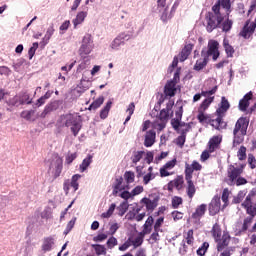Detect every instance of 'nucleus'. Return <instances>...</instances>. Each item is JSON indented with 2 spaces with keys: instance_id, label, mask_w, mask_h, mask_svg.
<instances>
[{
  "instance_id": "f257e3e1",
  "label": "nucleus",
  "mask_w": 256,
  "mask_h": 256,
  "mask_svg": "<svg viewBox=\"0 0 256 256\" xmlns=\"http://www.w3.org/2000/svg\"><path fill=\"white\" fill-rule=\"evenodd\" d=\"M213 61L219 59V42L215 40H210L208 42V49L204 48L201 51V58L198 59L194 65V71H202L207 67V63H209V57H211Z\"/></svg>"
},
{
  "instance_id": "f03ea898",
  "label": "nucleus",
  "mask_w": 256,
  "mask_h": 256,
  "mask_svg": "<svg viewBox=\"0 0 256 256\" xmlns=\"http://www.w3.org/2000/svg\"><path fill=\"white\" fill-rule=\"evenodd\" d=\"M58 122L61 123V125H63L64 127L70 129L74 137H77V135H79V132L83 127V125L81 124V116L77 114L62 115L60 116Z\"/></svg>"
},
{
  "instance_id": "7ed1b4c3",
  "label": "nucleus",
  "mask_w": 256,
  "mask_h": 256,
  "mask_svg": "<svg viewBox=\"0 0 256 256\" xmlns=\"http://www.w3.org/2000/svg\"><path fill=\"white\" fill-rule=\"evenodd\" d=\"M212 237L216 243L217 251H223V249L229 247V243H231V235L229 232H222L219 224L213 226Z\"/></svg>"
},
{
  "instance_id": "20e7f679",
  "label": "nucleus",
  "mask_w": 256,
  "mask_h": 256,
  "mask_svg": "<svg viewBox=\"0 0 256 256\" xmlns=\"http://www.w3.org/2000/svg\"><path fill=\"white\" fill-rule=\"evenodd\" d=\"M249 127V119L241 117L237 120L235 128L233 130L234 145H241L243 143L244 137L247 135V129Z\"/></svg>"
},
{
  "instance_id": "39448f33",
  "label": "nucleus",
  "mask_w": 256,
  "mask_h": 256,
  "mask_svg": "<svg viewBox=\"0 0 256 256\" xmlns=\"http://www.w3.org/2000/svg\"><path fill=\"white\" fill-rule=\"evenodd\" d=\"M173 102H169L166 108L162 109L152 122V127L158 131H163L169 121V114L173 115Z\"/></svg>"
},
{
  "instance_id": "423d86ee",
  "label": "nucleus",
  "mask_w": 256,
  "mask_h": 256,
  "mask_svg": "<svg viewBox=\"0 0 256 256\" xmlns=\"http://www.w3.org/2000/svg\"><path fill=\"white\" fill-rule=\"evenodd\" d=\"M241 173H243V168H236L235 166H230L228 168V175L226 179L227 185H236V187H241V185H247V179L241 177Z\"/></svg>"
},
{
  "instance_id": "0eeeda50",
  "label": "nucleus",
  "mask_w": 256,
  "mask_h": 256,
  "mask_svg": "<svg viewBox=\"0 0 256 256\" xmlns=\"http://www.w3.org/2000/svg\"><path fill=\"white\" fill-rule=\"evenodd\" d=\"M95 44L93 43V37L90 34H86L82 39V44L79 48V55L82 59H87V55H91Z\"/></svg>"
},
{
  "instance_id": "6e6552de",
  "label": "nucleus",
  "mask_w": 256,
  "mask_h": 256,
  "mask_svg": "<svg viewBox=\"0 0 256 256\" xmlns=\"http://www.w3.org/2000/svg\"><path fill=\"white\" fill-rule=\"evenodd\" d=\"M179 75H181V68H177L173 80H170L165 85L164 93L167 97H175V93L177 92V84L179 83Z\"/></svg>"
},
{
  "instance_id": "1a4fd4ad",
  "label": "nucleus",
  "mask_w": 256,
  "mask_h": 256,
  "mask_svg": "<svg viewBox=\"0 0 256 256\" xmlns=\"http://www.w3.org/2000/svg\"><path fill=\"white\" fill-rule=\"evenodd\" d=\"M207 26L206 29L208 33H211L217 27H221V22L223 21V15L221 13H209L206 16Z\"/></svg>"
},
{
  "instance_id": "9d476101",
  "label": "nucleus",
  "mask_w": 256,
  "mask_h": 256,
  "mask_svg": "<svg viewBox=\"0 0 256 256\" xmlns=\"http://www.w3.org/2000/svg\"><path fill=\"white\" fill-rule=\"evenodd\" d=\"M256 194V189H252L249 194L247 195L245 201L242 203V207H244V209H246V212L248 213V215H250V217H255L256 215V204H253V197H255Z\"/></svg>"
},
{
  "instance_id": "9b49d317",
  "label": "nucleus",
  "mask_w": 256,
  "mask_h": 256,
  "mask_svg": "<svg viewBox=\"0 0 256 256\" xmlns=\"http://www.w3.org/2000/svg\"><path fill=\"white\" fill-rule=\"evenodd\" d=\"M229 107H230L229 101L226 100L225 97H222L221 105L216 111V113L218 114V117L215 120H212V127H215V129H219V127L221 126V123H223L221 115L227 112Z\"/></svg>"
},
{
  "instance_id": "f8f14e48",
  "label": "nucleus",
  "mask_w": 256,
  "mask_h": 256,
  "mask_svg": "<svg viewBox=\"0 0 256 256\" xmlns=\"http://www.w3.org/2000/svg\"><path fill=\"white\" fill-rule=\"evenodd\" d=\"M133 37V33L129 32H123L119 34L111 43L110 47L111 49H114L115 51H118V49L121 47V45H125V41H129Z\"/></svg>"
},
{
  "instance_id": "ddd939ff",
  "label": "nucleus",
  "mask_w": 256,
  "mask_h": 256,
  "mask_svg": "<svg viewBox=\"0 0 256 256\" xmlns=\"http://www.w3.org/2000/svg\"><path fill=\"white\" fill-rule=\"evenodd\" d=\"M61 171H63V159L56 156L50 164L49 173L57 178L61 175Z\"/></svg>"
},
{
  "instance_id": "4468645a",
  "label": "nucleus",
  "mask_w": 256,
  "mask_h": 256,
  "mask_svg": "<svg viewBox=\"0 0 256 256\" xmlns=\"http://www.w3.org/2000/svg\"><path fill=\"white\" fill-rule=\"evenodd\" d=\"M215 93H217V86L209 91H202V97H206V99L202 102L200 106L203 111H205L209 107V105H211V102L214 101L215 96L213 95H215Z\"/></svg>"
},
{
  "instance_id": "2eb2a0df",
  "label": "nucleus",
  "mask_w": 256,
  "mask_h": 256,
  "mask_svg": "<svg viewBox=\"0 0 256 256\" xmlns=\"http://www.w3.org/2000/svg\"><path fill=\"white\" fill-rule=\"evenodd\" d=\"M7 97H9V94L3 92V90H0V101H6L7 105L10 107H19V105H23L21 103V96L19 94L9 100Z\"/></svg>"
},
{
  "instance_id": "dca6fc26",
  "label": "nucleus",
  "mask_w": 256,
  "mask_h": 256,
  "mask_svg": "<svg viewBox=\"0 0 256 256\" xmlns=\"http://www.w3.org/2000/svg\"><path fill=\"white\" fill-rule=\"evenodd\" d=\"M221 7L225 9L226 15H229V13H231V0H219L218 3L212 7L213 13H221Z\"/></svg>"
},
{
  "instance_id": "f3484780",
  "label": "nucleus",
  "mask_w": 256,
  "mask_h": 256,
  "mask_svg": "<svg viewBox=\"0 0 256 256\" xmlns=\"http://www.w3.org/2000/svg\"><path fill=\"white\" fill-rule=\"evenodd\" d=\"M203 169V166L194 160L191 164L185 163V177L193 178V172L194 171H201Z\"/></svg>"
},
{
  "instance_id": "a211bd4d",
  "label": "nucleus",
  "mask_w": 256,
  "mask_h": 256,
  "mask_svg": "<svg viewBox=\"0 0 256 256\" xmlns=\"http://www.w3.org/2000/svg\"><path fill=\"white\" fill-rule=\"evenodd\" d=\"M183 183H185L183 176H177L174 180H171L167 184V189L170 192H173V189H177V191H181V189H183Z\"/></svg>"
},
{
  "instance_id": "6ab92c4d",
  "label": "nucleus",
  "mask_w": 256,
  "mask_h": 256,
  "mask_svg": "<svg viewBox=\"0 0 256 256\" xmlns=\"http://www.w3.org/2000/svg\"><path fill=\"white\" fill-rule=\"evenodd\" d=\"M191 51H193V45L187 44L184 46L182 51L178 54V56H175L174 59H178V62L180 61L183 63V61H187L189 58V55H191Z\"/></svg>"
},
{
  "instance_id": "aec40b11",
  "label": "nucleus",
  "mask_w": 256,
  "mask_h": 256,
  "mask_svg": "<svg viewBox=\"0 0 256 256\" xmlns=\"http://www.w3.org/2000/svg\"><path fill=\"white\" fill-rule=\"evenodd\" d=\"M221 211V198L215 196L209 204L210 215H217Z\"/></svg>"
},
{
  "instance_id": "412c9836",
  "label": "nucleus",
  "mask_w": 256,
  "mask_h": 256,
  "mask_svg": "<svg viewBox=\"0 0 256 256\" xmlns=\"http://www.w3.org/2000/svg\"><path fill=\"white\" fill-rule=\"evenodd\" d=\"M156 137L157 133L155 132V130L147 131L144 136V147H153V145H155Z\"/></svg>"
},
{
  "instance_id": "4be33fe9",
  "label": "nucleus",
  "mask_w": 256,
  "mask_h": 256,
  "mask_svg": "<svg viewBox=\"0 0 256 256\" xmlns=\"http://www.w3.org/2000/svg\"><path fill=\"white\" fill-rule=\"evenodd\" d=\"M55 248V238L47 237L44 238L41 249L43 253H49V251H53Z\"/></svg>"
},
{
  "instance_id": "5701e85b",
  "label": "nucleus",
  "mask_w": 256,
  "mask_h": 256,
  "mask_svg": "<svg viewBox=\"0 0 256 256\" xmlns=\"http://www.w3.org/2000/svg\"><path fill=\"white\" fill-rule=\"evenodd\" d=\"M205 211H207V205L205 204H201L196 208L195 212L192 214L194 223H199V221H201V217L205 215Z\"/></svg>"
},
{
  "instance_id": "b1692460",
  "label": "nucleus",
  "mask_w": 256,
  "mask_h": 256,
  "mask_svg": "<svg viewBox=\"0 0 256 256\" xmlns=\"http://www.w3.org/2000/svg\"><path fill=\"white\" fill-rule=\"evenodd\" d=\"M87 11H80L76 14V17L72 20L74 29H77L79 25H83L85 23V19H87Z\"/></svg>"
},
{
  "instance_id": "393cba45",
  "label": "nucleus",
  "mask_w": 256,
  "mask_h": 256,
  "mask_svg": "<svg viewBox=\"0 0 256 256\" xmlns=\"http://www.w3.org/2000/svg\"><path fill=\"white\" fill-rule=\"evenodd\" d=\"M221 144V136H214L209 140L208 149L209 153H214L215 149Z\"/></svg>"
},
{
  "instance_id": "a878e982",
  "label": "nucleus",
  "mask_w": 256,
  "mask_h": 256,
  "mask_svg": "<svg viewBox=\"0 0 256 256\" xmlns=\"http://www.w3.org/2000/svg\"><path fill=\"white\" fill-rule=\"evenodd\" d=\"M93 163V155L88 154L86 158L83 159L82 163L79 165V171L80 173H85L87 169H89V166Z\"/></svg>"
},
{
  "instance_id": "bb28decb",
  "label": "nucleus",
  "mask_w": 256,
  "mask_h": 256,
  "mask_svg": "<svg viewBox=\"0 0 256 256\" xmlns=\"http://www.w3.org/2000/svg\"><path fill=\"white\" fill-rule=\"evenodd\" d=\"M251 97H253V93H247L242 100L239 102L240 111H247V107H249V101H251Z\"/></svg>"
},
{
  "instance_id": "cd10ccee",
  "label": "nucleus",
  "mask_w": 256,
  "mask_h": 256,
  "mask_svg": "<svg viewBox=\"0 0 256 256\" xmlns=\"http://www.w3.org/2000/svg\"><path fill=\"white\" fill-rule=\"evenodd\" d=\"M185 179L187 181V195L190 199H193V196L195 195V184H193V178H189L187 176H185Z\"/></svg>"
},
{
  "instance_id": "c85d7f7f",
  "label": "nucleus",
  "mask_w": 256,
  "mask_h": 256,
  "mask_svg": "<svg viewBox=\"0 0 256 256\" xmlns=\"http://www.w3.org/2000/svg\"><path fill=\"white\" fill-rule=\"evenodd\" d=\"M255 31V23L250 24H246L243 28V31L241 32L242 37H244L245 39H247V37H250L251 35H253Z\"/></svg>"
},
{
  "instance_id": "c756f323",
  "label": "nucleus",
  "mask_w": 256,
  "mask_h": 256,
  "mask_svg": "<svg viewBox=\"0 0 256 256\" xmlns=\"http://www.w3.org/2000/svg\"><path fill=\"white\" fill-rule=\"evenodd\" d=\"M105 103V97L99 96L96 100H94L89 106V111L99 109Z\"/></svg>"
},
{
  "instance_id": "7c9ffc66",
  "label": "nucleus",
  "mask_w": 256,
  "mask_h": 256,
  "mask_svg": "<svg viewBox=\"0 0 256 256\" xmlns=\"http://www.w3.org/2000/svg\"><path fill=\"white\" fill-rule=\"evenodd\" d=\"M141 202L144 203L148 211H153V209L157 207V200L155 199L151 200L149 198H143Z\"/></svg>"
},
{
  "instance_id": "2f4dec72",
  "label": "nucleus",
  "mask_w": 256,
  "mask_h": 256,
  "mask_svg": "<svg viewBox=\"0 0 256 256\" xmlns=\"http://www.w3.org/2000/svg\"><path fill=\"white\" fill-rule=\"evenodd\" d=\"M53 33H55V27L51 25L48 27L46 34L42 39L44 45H47V43H49V41L51 40V37H53Z\"/></svg>"
},
{
  "instance_id": "473e14b6",
  "label": "nucleus",
  "mask_w": 256,
  "mask_h": 256,
  "mask_svg": "<svg viewBox=\"0 0 256 256\" xmlns=\"http://www.w3.org/2000/svg\"><path fill=\"white\" fill-rule=\"evenodd\" d=\"M79 179H81V174H75L70 180V187L73 188L74 193L79 189Z\"/></svg>"
},
{
  "instance_id": "72a5a7b5",
  "label": "nucleus",
  "mask_w": 256,
  "mask_h": 256,
  "mask_svg": "<svg viewBox=\"0 0 256 256\" xmlns=\"http://www.w3.org/2000/svg\"><path fill=\"white\" fill-rule=\"evenodd\" d=\"M112 105H113L112 101H108L106 103V105L104 106V108L100 112V117L102 119H107V117L109 116V111H111V106Z\"/></svg>"
},
{
  "instance_id": "f704fd0d",
  "label": "nucleus",
  "mask_w": 256,
  "mask_h": 256,
  "mask_svg": "<svg viewBox=\"0 0 256 256\" xmlns=\"http://www.w3.org/2000/svg\"><path fill=\"white\" fill-rule=\"evenodd\" d=\"M223 47L228 57H233V53H235V49H233V46L229 44V40L227 38H224Z\"/></svg>"
},
{
  "instance_id": "c9c22d12",
  "label": "nucleus",
  "mask_w": 256,
  "mask_h": 256,
  "mask_svg": "<svg viewBox=\"0 0 256 256\" xmlns=\"http://www.w3.org/2000/svg\"><path fill=\"white\" fill-rule=\"evenodd\" d=\"M90 65L91 60H89V58H84V60L77 67V73H82V71H85V69H89Z\"/></svg>"
},
{
  "instance_id": "e433bc0d",
  "label": "nucleus",
  "mask_w": 256,
  "mask_h": 256,
  "mask_svg": "<svg viewBox=\"0 0 256 256\" xmlns=\"http://www.w3.org/2000/svg\"><path fill=\"white\" fill-rule=\"evenodd\" d=\"M116 207L117 205H115V203L111 204L108 210L101 214V219H109L113 215V213H115Z\"/></svg>"
},
{
  "instance_id": "4c0bfd02",
  "label": "nucleus",
  "mask_w": 256,
  "mask_h": 256,
  "mask_svg": "<svg viewBox=\"0 0 256 256\" xmlns=\"http://www.w3.org/2000/svg\"><path fill=\"white\" fill-rule=\"evenodd\" d=\"M144 156H145V151L134 152L132 157H131L132 163L137 165V163H139V161H141V159H143Z\"/></svg>"
},
{
  "instance_id": "58836bf2",
  "label": "nucleus",
  "mask_w": 256,
  "mask_h": 256,
  "mask_svg": "<svg viewBox=\"0 0 256 256\" xmlns=\"http://www.w3.org/2000/svg\"><path fill=\"white\" fill-rule=\"evenodd\" d=\"M126 113H128V116L125 119L124 125H126L127 123H129V121H131V115L135 113V103L132 102L128 105Z\"/></svg>"
},
{
  "instance_id": "ea45409f",
  "label": "nucleus",
  "mask_w": 256,
  "mask_h": 256,
  "mask_svg": "<svg viewBox=\"0 0 256 256\" xmlns=\"http://www.w3.org/2000/svg\"><path fill=\"white\" fill-rule=\"evenodd\" d=\"M124 180L127 183V185H131V183L135 182V172L126 171L124 173Z\"/></svg>"
},
{
  "instance_id": "a19ab883",
  "label": "nucleus",
  "mask_w": 256,
  "mask_h": 256,
  "mask_svg": "<svg viewBox=\"0 0 256 256\" xmlns=\"http://www.w3.org/2000/svg\"><path fill=\"white\" fill-rule=\"evenodd\" d=\"M92 247H93L94 251L96 252V254L107 255V249L105 248V246H103L101 244H93Z\"/></svg>"
},
{
  "instance_id": "79ce46f5",
  "label": "nucleus",
  "mask_w": 256,
  "mask_h": 256,
  "mask_svg": "<svg viewBox=\"0 0 256 256\" xmlns=\"http://www.w3.org/2000/svg\"><path fill=\"white\" fill-rule=\"evenodd\" d=\"M153 225V217L150 216L147 218L145 224H144V230H143V233L145 235L151 233V226Z\"/></svg>"
},
{
  "instance_id": "37998d69",
  "label": "nucleus",
  "mask_w": 256,
  "mask_h": 256,
  "mask_svg": "<svg viewBox=\"0 0 256 256\" xmlns=\"http://www.w3.org/2000/svg\"><path fill=\"white\" fill-rule=\"evenodd\" d=\"M209 250V242H204L196 251L198 256H205V253Z\"/></svg>"
},
{
  "instance_id": "c03bdc74",
  "label": "nucleus",
  "mask_w": 256,
  "mask_h": 256,
  "mask_svg": "<svg viewBox=\"0 0 256 256\" xmlns=\"http://www.w3.org/2000/svg\"><path fill=\"white\" fill-rule=\"evenodd\" d=\"M20 101L22 103V105H31V103H33V99H30L29 94H27V92L24 93H20Z\"/></svg>"
},
{
  "instance_id": "a18cd8bd",
  "label": "nucleus",
  "mask_w": 256,
  "mask_h": 256,
  "mask_svg": "<svg viewBox=\"0 0 256 256\" xmlns=\"http://www.w3.org/2000/svg\"><path fill=\"white\" fill-rule=\"evenodd\" d=\"M237 157L239 161H245V159H247V148L245 146L239 148Z\"/></svg>"
},
{
  "instance_id": "49530a36",
  "label": "nucleus",
  "mask_w": 256,
  "mask_h": 256,
  "mask_svg": "<svg viewBox=\"0 0 256 256\" xmlns=\"http://www.w3.org/2000/svg\"><path fill=\"white\" fill-rule=\"evenodd\" d=\"M143 234L140 233L138 236H136L132 241V245L133 247L137 248V247H141V245H143Z\"/></svg>"
},
{
  "instance_id": "de8ad7c7",
  "label": "nucleus",
  "mask_w": 256,
  "mask_h": 256,
  "mask_svg": "<svg viewBox=\"0 0 256 256\" xmlns=\"http://www.w3.org/2000/svg\"><path fill=\"white\" fill-rule=\"evenodd\" d=\"M245 195H247V190L239 191L237 196L234 197L233 203H241L245 199Z\"/></svg>"
},
{
  "instance_id": "09e8293b",
  "label": "nucleus",
  "mask_w": 256,
  "mask_h": 256,
  "mask_svg": "<svg viewBox=\"0 0 256 256\" xmlns=\"http://www.w3.org/2000/svg\"><path fill=\"white\" fill-rule=\"evenodd\" d=\"M35 115V110H25L21 112L22 119L26 121H31V118Z\"/></svg>"
},
{
  "instance_id": "8fccbe9b",
  "label": "nucleus",
  "mask_w": 256,
  "mask_h": 256,
  "mask_svg": "<svg viewBox=\"0 0 256 256\" xmlns=\"http://www.w3.org/2000/svg\"><path fill=\"white\" fill-rule=\"evenodd\" d=\"M157 177V174L155 173H147L146 175L143 176V184L144 185H149L153 179Z\"/></svg>"
},
{
  "instance_id": "3c124183",
  "label": "nucleus",
  "mask_w": 256,
  "mask_h": 256,
  "mask_svg": "<svg viewBox=\"0 0 256 256\" xmlns=\"http://www.w3.org/2000/svg\"><path fill=\"white\" fill-rule=\"evenodd\" d=\"M179 205H183V198L179 196L172 197V207L173 209H179Z\"/></svg>"
},
{
  "instance_id": "603ef678",
  "label": "nucleus",
  "mask_w": 256,
  "mask_h": 256,
  "mask_svg": "<svg viewBox=\"0 0 256 256\" xmlns=\"http://www.w3.org/2000/svg\"><path fill=\"white\" fill-rule=\"evenodd\" d=\"M127 209H129V205L127 204V202H122L120 204V206L118 207V215L120 217H123V215H125V213H127Z\"/></svg>"
},
{
  "instance_id": "864d4df0",
  "label": "nucleus",
  "mask_w": 256,
  "mask_h": 256,
  "mask_svg": "<svg viewBox=\"0 0 256 256\" xmlns=\"http://www.w3.org/2000/svg\"><path fill=\"white\" fill-rule=\"evenodd\" d=\"M78 91H81L83 93V91H87V89H89V80H85V78H82L80 81V84L78 85Z\"/></svg>"
},
{
  "instance_id": "5fc2aeb1",
  "label": "nucleus",
  "mask_w": 256,
  "mask_h": 256,
  "mask_svg": "<svg viewBox=\"0 0 256 256\" xmlns=\"http://www.w3.org/2000/svg\"><path fill=\"white\" fill-rule=\"evenodd\" d=\"M251 223H253V216L246 217L242 225V231H247L251 227Z\"/></svg>"
},
{
  "instance_id": "6e6d98bb",
  "label": "nucleus",
  "mask_w": 256,
  "mask_h": 256,
  "mask_svg": "<svg viewBox=\"0 0 256 256\" xmlns=\"http://www.w3.org/2000/svg\"><path fill=\"white\" fill-rule=\"evenodd\" d=\"M118 243L117 238L112 236L107 240L106 245L108 249H113L114 247H117Z\"/></svg>"
},
{
  "instance_id": "4d7b16f0",
  "label": "nucleus",
  "mask_w": 256,
  "mask_h": 256,
  "mask_svg": "<svg viewBox=\"0 0 256 256\" xmlns=\"http://www.w3.org/2000/svg\"><path fill=\"white\" fill-rule=\"evenodd\" d=\"M53 109H55V104H49L45 107L44 111L40 114V117H42V119H44V117H47L48 113H51V111H53Z\"/></svg>"
},
{
  "instance_id": "13d9d810",
  "label": "nucleus",
  "mask_w": 256,
  "mask_h": 256,
  "mask_svg": "<svg viewBox=\"0 0 256 256\" xmlns=\"http://www.w3.org/2000/svg\"><path fill=\"white\" fill-rule=\"evenodd\" d=\"M229 194H230L229 189L226 188L223 190V193H222V201L224 203L223 209H225V206L228 205L229 203Z\"/></svg>"
},
{
  "instance_id": "bf43d9fd",
  "label": "nucleus",
  "mask_w": 256,
  "mask_h": 256,
  "mask_svg": "<svg viewBox=\"0 0 256 256\" xmlns=\"http://www.w3.org/2000/svg\"><path fill=\"white\" fill-rule=\"evenodd\" d=\"M75 221H77V218H73L70 220L66 226V229L64 230V235H69V232L75 227Z\"/></svg>"
},
{
  "instance_id": "052dcab7",
  "label": "nucleus",
  "mask_w": 256,
  "mask_h": 256,
  "mask_svg": "<svg viewBox=\"0 0 256 256\" xmlns=\"http://www.w3.org/2000/svg\"><path fill=\"white\" fill-rule=\"evenodd\" d=\"M119 223L117 222H113L110 224V228H109V233L110 235H115V233H117V231H119Z\"/></svg>"
},
{
  "instance_id": "680f3d73",
  "label": "nucleus",
  "mask_w": 256,
  "mask_h": 256,
  "mask_svg": "<svg viewBox=\"0 0 256 256\" xmlns=\"http://www.w3.org/2000/svg\"><path fill=\"white\" fill-rule=\"evenodd\" d=\"M248 164L250 166V169H255L256 159H255V156H253V154L248 155Z\"/></svg>"
},
{
  "instance_id": "e2e57ef3",
  "label": "nucleus",
  "mask_w": 256,
  "mask_h": 256,
  "mask_svg": "<svg viewBox=\"0 0 256 256\" xmlns=\"http://www.w3.org/2000/svg\"><path fill=\"white\" fill-rule=\"evenodd\" d=\"M195 238H193V230H189L186 234V243L188 245H193V241Z\"/></svg>"
},
{
  "instance_id": "0e129e2a",
  "label": "nucleus",
  "mask_w": 256,
  "mask_h": 256,
  "mask_svg": "<svg viewBox=\"0 0 256 256\" xmlns=\"http://www.w3.org/2000/svg\"><path fill=\"white\" fill-rule=\"evenodd\" d=\"M213 152H209V148L208 150H204L200 156V160L202 161V163H205V161H207V159H209V157H211V154Z\"/></svg>"
},
{
  "instance_id": "69168bd1",
  "label": "nucleus",
  "mask_w": 256,
  "mask_h": 256,
  "mask_svg": "<svg viewBox=\"0 0 256 256\" xmlns=\"http://www.w3.org/2000/svg\"><path fill=\"white\" fill-rule=\"evenodd\" d=\"M70 25H71V21L69 20H66L61 24L60 31L62 35L63 33H65V31H67V29H69Z\"/></svg>"
},
{
  "instance_id": "338daca9",
  "label": "nucleus",
  "mask_w": 256,
  "mask_h": 256,
  "mask_svg": "<svg viewBox=\"0 0 256 256\" xmlns=\"http://www.w3.org/2000/svg\"><path fill=\"white\" fill-rule=\"evenodd\" d=\"M231 27H233V22H231V20H227L222 24V31H230Z\"/></svg>"
},
{
  "instance_id": "774afa93",
  "label": "nucleus",
  "mask_w": 256,
  "mask_h": 256,
  "mask_svg": "<svg viewBox=\"0 0 256 256\" xmlns=\"http://www.w3.org/2000/svg\"><path fill=\"white\" fill-rule=\"evenodd\" d=\"M76 159H77V153L68 154L66 156V163L68 165H71V163H73V161H75Z\"/></svg>"
}]
</instances>
